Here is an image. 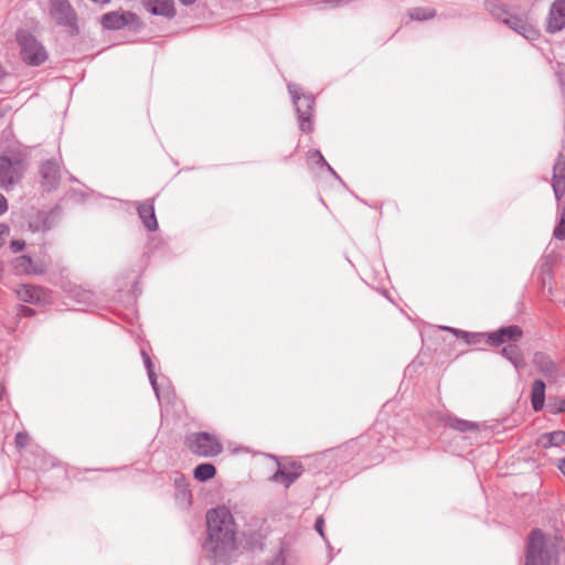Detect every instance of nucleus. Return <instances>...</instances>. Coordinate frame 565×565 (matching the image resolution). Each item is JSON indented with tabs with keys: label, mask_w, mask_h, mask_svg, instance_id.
<instances>
[{
	"label": "nucleus",
	"mask_w": 565,
	"mask_h": 565,
	"mask_svg": "<svg viewBox=\"0 0 565 565\" xmlns=\"http://www.w3.org/2000/svg\"><path fill=\"white\" fill-rule=\"evenodd\" d=\"M565 29V0H555L546 19V31L551 34Z\"/></svg>",
	"instance_id": "obj_11"
},
{
	"label": "nucleus",
	"mask_w": 565,
	"mask_h": 565,
	"mask_svg": "<svg viewBox=\"0 0 565 565\" xmlns=\"http://www.w3.org/2000/svg\"><path fill=\"white\" fill-rule=\"evenodd\" d=\"M559 542L544 536L541 530H533L529 536L525 565H558Z\"/></svg>",
	"instance_id": "obj_2"
},
{
	"label": "nucleus",
	"mask_w": 565,
	"mask_h": 565,
	"mask_svg": "<svg viewBox=\"0 0 565 565\" xmlns=\"http://www.w3.org/2000/svg\"><path fill=\"white\" fill-rule=\"evenodd\" d=\"M501 355L504 356L516 371L524 367V358L521 349L516 344H508L500 351Z\"/></svg>",
	"instance_id": "obj_22"
},
{
	"label": "nucleus",
	"mask_w": 565,
	"mask_h": 565,
	"mask_svg": "<svg viewBox=\"0 0 565 565\" xmlns=\"http://www.w3.org/2000/svg\"><path fill=\"white\" fill-rule=\"evenodd\" d=\"M8 210V201L7 199L0 193V215L6 213Z\"/></svg>",
	"instance_id": "obj_39"
},
{
	"label": "nucleus",
	"mask_w": 565,
	"mask_h": 565,
	"mask_svg": "<svg viewBox=\"0 0 565 565\" xmlns=\"http://www.w3.org/2000/svg\"><path fill=\"white\" fill-rule=\"evenodd\" d=\"M56 214L51 211H36L30 216L28 227L33 233H44L56 225Z\"/></svg>",
	"instance_id": "obj_12"
},
{
	"label": "nucleus",
	"mask_w": 565,
	"mask_h": 565,
	"mask_svg": "<svg viewBox=\"0 0 565 565\" xmlns=\"http://www.w3.org/2000/svg\"><path fill=\"white\" fill-rule=\"evenodd\" d=\"M22 177V160L19 156L0 157V189L9 190Z\"/></svg>",
	"instance_id": "obj_7"
},
{
	"label": "nucleus",
	"mask_w": 565,
	"mask_h": 565,
	"mask_svg": "<svg viewBox=\"0 0 565 565\" xmlns=\"http://www.w3.org/2000/svg\"><path fill=\"white\" fill-rule=\"evenodd\" d=\"M323 527H324V520L322 516H319L316 522H315V529L316 531L322 536L324 537V531H323Z\"/></svg>",
	"instance_id": "obj_36"
},
{
	"label": "nucleus",
	"mask_w": 565,
	"mask_h": 565,
	"mask_svg": "<svg viewBox=\"0 0 565 565\" xmlns=\"http://www.w3.org/2000/svg\"><path fill=\"white\" fill-rule=\"evenodd\" d=\"M183 6H191L193 4L196 0H179Z\"/></svg>",
	"instance_id": "obj_42"
},
{
	"label": "nucleus",
	"mask_w": 565,
	"mask_h": 565,
	"mask_svg": "<svg viewBox=\"0 0 565 565\" xmlns=\"http://www.w3.org/2000/svg\"><path fill=\"white\" fill-rule=\"evenodd\" d=\"M10 234V228L7 224L0 223V247L4 244Z\"/></svg>",
	"instance_id": "obj_34"
},
{
	"label": "nucleus",
	"mask_w": 565,
	"mask_h": 565,
	"mask_svg": "<svg viewBox=\"0 0 565 565\" xmlns=\"http://www.w3.org/2000/svg\"><path fill=\"white\" fill-rule=\"evenodd\" d=\"M207 536L203 548L216 563H226L236 550V524L231 511L217 507L206 514Z\"/></svg>",
	"instance_id": "obj_1"
},
{
	"label": "nucleus",
	"mask_w": 565,
	"mask_h": 565,
	"mask_svg": "<svg viewBox=\"0 0 565 565\" xmlns=\"http://www.w3.org/2000/svg\"><path fill=\"white\" fill-rule=\"evenodd\" d=\"M307 159L310 162H316L317 164H327L326 159L323 158L322 153L319 150H310L307 153Z\"/></svg>",
	"instance_id": "obj_30"
},
{
	"label": "nucleus",
	"mask_w": 565,
	"mask_h": 565,
	"mask_svg": "<svg viewBox=\"0 0 565 565\" xmlns=\"http://www.w3.org/2000/svg\"><path fill=\"white\" fill-rule=\"evenodd\" d=\"M552 186L557 201H559L565 193V162L563 154L559 153L553 167Z\"/></svg>",
	"instance_id": "obj_16"
},
{
	"label": "nucleus",
	"mask_w": 565,
	"mask_h": 565,
	"mask_svg": "<svg viewBox=\"0 0 565 565\" xmlns=\"http://www.w3.org/2000/svg\"><path fill=\"white\" fill-rule=\"evenodd\" d=\"M441 329L454 333L457 338L463 339L467 344H477L488 335V333L468 332L451 327H441Z\"/></svg>",
	"instance_id": "obj_24"
},
{
	"label": "nucleus",
	"mask_w": 565,
	"mask_h": 565,
	"mask_svg": "<svg viewBox=\"0 0 565 565\" xmlns=\"http://www.w3.org/2000/svg\"><path fill=\"white\" fill-rule=\"evenodd\" d=\"M137 211L145 227L150 232L157 231L158 222L154 215V206L152 201H145L142 203H138Z\"/></svg>",
	"instance_id": "obj_18"
},
{
	"label": "nucleus",
	"mask_w": 565,
	"mask_h": 565,
	"mask_svg": "<svg viewBox=\"0 0 565 565\" xmlns=\"http://www.w3.org/2000/svg\"><path fill=\"white\" fill-rule=\"evenodd\" d=\"M17 40L20 45L22 60L32 66H38L47 60L45 47L29 32L19 31Z\"/></svg>",
	"instance_id": "obj_6"
},
{
	"label": "nucleus",
	"mask_w": 565,
	"mask_h": 565,
	"mask_svg": "<svg viewBox=\"0 0 565 565\" xmlns=\"http://www.w3.org/2000/svg\"><path fill=\"white\" fill-rule=\"evenodd\" d=\"M522 334V329L519 326L512 324L500 328L495 332L488 333L487 342L492 347H498L507 341H516Z\"/></svg>",
	"instance_id": "obj_14"
},
{
	"label": "nucleus",
	"mask_w": 565,
	"mask_h": 565,
	"mask_svg": "<svg viewBox=\"0 0 565 565\" xmlns=\"http://www.w3.org/2000/svg\"><path fill=\"white\" fill-rule=\"evenodd\" d=\"M557 467H558L559 471L563 473V476L565 477V458L559 460Z\"/></svg>",
	"instance_id": "obj_41"
},
{
	"label": "nucleus",
	"mask_w": 565,
	"mask_h": 565,
	"mask_svg": "<svg viewBox=\"0 0 565 565\" xmlns=\"http://www.w3.org/2000/svg\"><path fill=\"white\" fill-rule=\"evenodd\" d=\"M565 444V431L564 430H554L551 433L542 434L539 437L537 445L542 448L546 449L550 447H559Z\"/></svg>",
	"instance_id": "obj_23"
},
{
	"label": "nucleus",
	"mask_w": 565,
	"mask_h": 565,
	"mask_svg": "<svg viewBox=\"0 0 565 565\" xmlns=\"http://www.w3.org/2000/svg\"><path fill=\"white\" fill-rule=\"evenodd\" d=\"M269 565H286L284 552L280 551L269 563Z\"/></svg>",
	"instance_id": "obj_35"
},
{
	"label": "nucleus",
	"mask_w": 565,
	"mask_h": 565,
	"mask_svg": "<svg viewBox=\"0 0 565 565\" xmlns=\"http://www.w3.org/2000/svg\"><path fill=\"white\" fill-rule=\"evenodd\" d=\"M216 473V469L212 463H200L194 469V478L199 481H206L212 479Z\"/></svg>",
	"instance_id": "obj_27"
},
{
	"label": "nucleus",
	"mask_w": 565,
	"mask_h": 565,
	"mask_svg": "<svg viewBox=\"0 0 565 565\" xmlns=\"http://www.w3.org/2000/svg\"><path fill=\"white\" fill-rule=\"evenodd\" d=\"M553 236L559 241L565 239V206L559 211V220L554 228Z\"/></svg>",
	"instance_id": "obj_29"
},
{
	"label": "nucleus",
	"mask_w": 565,
	"mask_h": 565,
	"mask_svg": "<svg viewBox=\"0 0 565 565\" xmlns=\"http://www.w3.org/2000/svg\"><path fill=\"white\" fill-rule=\"evenodd\" d=\"M288 92L298 115L300 130L311 132L313 130L311 118L313 116L315 97L312 95H300V87L294 83L288 84Z\"/></svg>",
	"instance_id": "obj_4"
},
{
	"label": "nucleus",
	"mask_w": 565,
	"mask_h": 565,
	"mask_svg": "<svg viewBox=\"0 0 565 565\" xmlns=\"http://www.w3.org/2000/svg\"><path fill=\"white\" fill-rule=\"evenodd\" d=\"M50 12L58 24L70 28L75 25L76 13L67 0H51Z\"/></svg>",
	"instance_id": "obj_9"
},
{
	"label": "nucleus",
	"mask_w": 565,
	"mask_h": 565,
	"mask_svg": "<svg viewBox=\"0 0 565 565\" xmlns=\"http://www.w3.org/2000/svg\"><path fill=\"white\" fill-rule=\"evenodd\" d=\"M35 313V311L26 306H21L19 309V315L22 317H32Z\"/></svg>",
	"instance_id": "obj_37"
},
{
	"label": "nucleus",
	"mask_w": 565,
	"mask_h": 565,
	"mask_svg": "<svg viewBox=\"0 0 565 565\" xmlns=\"http://www.w3.org/2000/svg\"><path fill=\"white\" fill-rule=\"evenodd\" d=\"M143 6L153 15H162L169 19L175 15L173 0H143Z\"/></svg>",
	"instance_id": "obj_17"
},
{
	"label": "nucleus",
	"mask_w": 565,
	"mask_h": 565,
	"mask_svg": "<svg viewBox=\"0 0 565 565\" xmlns=\"http://www.w3.org/2000/svg\"><path fill=\"white\" fill-rule=\"evenodd\" d=\"M141 355H142V359H143L145 367L147 370L148 377H149L150 384L152 386V390L154 391V393L157 395V398L160 399V392H159L157 375L154 373L153 364L151 362V359H150V356L147 354V352L145 350L141 351Z\"/></svg>",
	"instance_id": "obj_26"
},
{
	"label": "nucleus",
	"mask_w": 565,
	"mask_h": 565,
	"mask_svg": "<svg viewBox=\"0 0 565 565\" xmlns=\"http://www.w3.org/2000/svg\"><path fill=\"white\" fill-rule=\"evenodd\" d=\"M92 1L93 2H97V3H102V4L110 2V0H92Z\"/></svg>",
	"instance_id": "obj_43"
},
{
	"label": "nucleus",
	"mask_w": 565,
	"mask_h": 565,
	"mask_svg": "<svg viewBox=\"0 0 565 565\" xmlns=\"http://www.w3.org/2000/svg\"><path fill=\"white\" fill-rule=\"evenodd\" d=\"M185 446L192 454L203 458L215 457L223 451V445L216 436L204 431L188 435Z\"/></svg>",
	"instance_id": "obj_5"
},
{
	"label": "nucleus",
	"mask_w": 565,
	"mask_h": 565,
	"mask_svg": "<svg viewBox=\"0 0 565 565\" xmlns=\"http://www.w3.org/2000/svg\"><path fill=\"white\" fill-rule=\"evenodd\" d=\"M288 472H299V477L302 475V467L300 463L292 462L289 467H286Z\"/></svg>",
	"instance_id": "obj_38"
},
{
	"label": "nucleus",
	"mask_w": 565,
	"mask_h": 565,
	"mask_svg": "<svg viewBox=\"0 0 565 565\" xmlns=\"http://www.w3.org/2000/svg\"><path fill=\"white\" fill-rule=\"evenodd\" d=\"M42 185L51 191L57 188L61 180L60 162L56 159L45 161L40 169Z\"/></svg>",
	"instance_id": "obj_13"
},
{
	"label": "nucleus",
	"mask_w": 565,
	"mask_h": 565,
	"mask_svg": "<svg viewBox=\"0 0 565 565\" xmlns=\"http://www.w3.org/2000/svg\"><path fill=\"white\" fill-rule=\"evenodd\" d=\"M486 9L494 19L501 21L526 40L534 41L539 39L540 32L531 23L526 14L514 15L501 2L495 0L487 1Z\"/></svg>",
	"instance_id": "obj_3"
},
{
	"label": "nucleus",
	"mask_w": 565,
	"mask_h": 565,
	"mask_svg": "<svg viewBox=\"0 0 565 565\" xmlns=\"http://www.w3.org/2000/svg\"><path fill=\"white\" fill-rule=\"evenodd\" d=\"M436 15V11L431 8H412L408 10V17L414 21H425Z\"/></svg>",
	"instance_id": "obj_28"
},
{
	"label": "nucleus",
	"mask_w": 565,
	"mask_h": 565,
	"mask_svg": "<svg viewBox=\"0 0 565 565\" xmlns=\"http://www.w3.org/2000/svg\"><path fill=\"white\" fill-rule=\"evenodd\" d=\"M299 478V472H288L287 468L278 469L270 478L271 481L282 483L289 488Z\"/></svg>",
	"instance_id": "obj_25"
},
{
	"label": "nucleus",
	"mask_w": 565,
	"mask_h": 565,
	"mask_svg": "<svg viewBox=\"0 0 565 565\" xmlns=\"http://www.w3.org/2000/svg\"><path fill=\"white\" fill-rule=\"evenodd\" d=\"M548 409L552 414L565 413V399H558L548 404Z\"/></svg>",
	"instance_id": "obj_31"
},
{
	"label": "nucleus",
	"mask_w": 565,
	"mask_h": 565,
	"mask_svg": "<svg viewBox=\"0 0 565 565\" xmlns=\"http://www.w3.org/2000/svg\"><path fill=\"white\" fill-rule=\"evenodd\" d=\"M29 444V435L24 431H19L15 435V445L18 448H24Z\"/></svg>",
	"instance_id": "obj_32"
},
{
	"label": "nucleus",
	"mask_w": 565,
	"mask_h": 565,
	"mask_svg": "<svg viewBox=\"0 0 565 565\" xmlns=\"http://www.w3.org/2000/svg\"><path fill=\"white\" fill-rule=\"evenodd\" d=\"M17 296L21 301L30 303H45L49 301L47 291L33 285H22L17 289Z\"/></svg>",
	"instance_id": "obj_15"
},
{
	"label": "nucleus",
	"mask_w": 565,
	"mask_h": 565,
	"mask_svg": "<svg viewBox=\"0 0 565 565\" xmlns=\"http://www.w3.org/2000/svg\"><path fill=\"white\" fill-rule=\"evenodd\" d=\"M440 420L445 424V426L455 429L459 433H468V431H479L480 426L476 422H470L466 419H460L452 416H443Z\"/></svg>",
	"instance_id": "obj_20"
},
{
	"label": "nucleus",
	"mask_w": 565,
	"mask_h": 565,
	"mask_svg": "<svg viewBox=\"0 0 565 565\" xmlns=\"http://www.w3.org/2000/svg\"><path fill=\"white\" fill-rule=\"evenodd\" d=\"M24 247H25V242L21 241V239H13L10 243V249L13 253H19V252L23 250Z\"/></svg>",
	"instance_id": "obj_33"
},
{
	"label": "nucleus",
	"mask_w": 565,
	"mask_h": 565,
	"mask_svg": "<svg viewBox=\"0 0 565 565\" xmlns=\"http://www.w3.org/2000/svg\"><path fill=\"white\" fill-rule=\"evenodd\" d=\"M11 267L17 275H42L47 264L43 259L21 255L12 259Z\"/></svg>",
	"instance_id": "obj_8"
},
{
	"label": "nucleus",
	"mask_w": 565,
	"mask_h": 565,
	"mask_svg": "<svg viewBox=\"0 0 565 565\" xmlns=\"http://www.w3.org/2000/svg\"><path fill=\"white\" fill-rule=\"evenodd\" d=\"M136 23H138V15L129 11H111L102 17V25L107 30H120Z\"/></svg>",
	"instance_id": "obj_10"
},
{
	"label": "nucleus",
	"mask_w": 565,
	"mask_h": 565,
	"mask_svg": "<svg viewBox=\"0 0 565 565\" xmlns=\"http://www.w3.org/2000/svg\"><path fill=\"white\" fill-rule=\"evenodd\" d=\"M545 388L546 385L542 380H535L532 383L531 390V404L534 412H541L545 403Z\"/></svg>",
	"instance_id": "obj_21"
},
{
	"label": "nucleus",
	"mask_w": 565,
	"mask_h": 565,
	"mask_svg": "<svg viewBox=\"0 0 565 565\" xmlns=\"http://www.w3.org/2000/svg\"><path fill=\"white\" fill-rule=\"evenodd\" d=\"M321 167H326L327 170L332 174L334 175L337 179H340L339 175L337 174V172L333 170V168L327 162V164H321Z\"/></svg>",
	"instance_id": "obj_40"
},
{
	"label": "nucleus",
	"mask_w": 565,
	"mask_h": 565,
	"mask_svg": "<svg viewBox=\"0 0 565 565\" xmlns=\"http://www.w3.org/2000/svg\"><path fill=\"white\" fill-rule=\"evenodd\" d=\"M536 370L546 377H554L557 374V365L545 353L536 352L533 358Z\"/></svg>",
	"instance_id": "obj_19"
}]
</instances>
